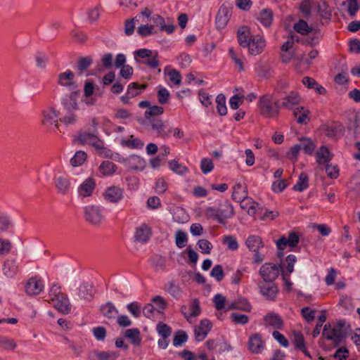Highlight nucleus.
<instances>
[{
  "mask_svg": "<svg viewBox=\"0 0 360 360\" xmlns=\"http://www.w3.org/2000/svg\"><path fill=\"white\" fill-rule=\"evenodd\" d=\"M126 165L132 170L142 171L146 167V161L139 155H132L125 160Z\"/></svg>",
  "mask_w": 360,
  "mask_h": 360,
  "instance_id": "nucleus-23",
  "label": "nucleus"
},
{
  "mask_svg": "<svg viewBox=\"0 0 360 360\" xmlns=\"http://www.w3.org/2000/svg\"><path fill=\"white\" fill-rule=\"evenodd\" d=\"M157 331L159 335L162 338H169L172 333L171 328L163 323H160L157 325Z\"/></svg>",
  "mask_w": 360,
  "mask_h": 360,
  "instance_id": "nucleus-61",
  "label": "nucleus"
},
{
  "mask_svg": "<svg viewBox=\"0 0 360 360\" xmlns=\"http://www.w3.org/2000/svg\"><path fill=\"white\" fill-rule=\"evenodd\" d=\"M325 135L330 139H337L342 134L344 127L338 122H330L321 126Z\"/></svg>",
  "mask_w": 360,
  "mask_h": 360,
  "instance_id": "nucleus-13",
  "label": "nucleus"
},
{
  "mask_svg": "<svg viewBox=\"0 0 360 360\" xmlns=\"http://www.w3.org/2000/svg\"><path fill=\"white\" fill-rule=\"evenodd\" d=\"M316 157L317 162L319 165H323L329 162L333 155L326 146H322L317 151Z\"/></svg>",
  "mask_w": 360,
  "mask_h": 360,
  "instance_id": "nucleus-36",
  "label": "nucleus"
},
{
  "mask_svg": "<svg viewBox=\"0 0 360 360\" xmlns=\"http://www.w3.org/2000/svg\"><path fill=\"white\" fill-rule=\"evenodd\" d=\"M258 108L260 115L264 118H276L281 109L280 101L274 99V94H264L258 100Z\"/></svg>",
  "mask_w": 360,
  "mask_h": 360,
  "instance_id": "nucleus-1",
  "label": "nucleus"
},
{
  "mask_svg": "<svg viewBox=\"0 0 360 360\" xmlns=\"http://www.w3.org/2000/svg\"><path fill=\"white\" fill-rule=\"evenodd\" d=\"M101 312L105 317L112 319L116 317L118 311L112 303L108 302L101 307Z\"/></svg>",
  "mask_w": 360,
  "mask_h": 360,
  "instance_id": "nucleus-41",
  "label": "nucleus"
},
{
  "mask_svg": "<svg viewBox=\"0 0 360 360\" xmlns=\"http://www.w3.org/2000/svg\"><path fill=\"white\" fill-rule=\"evenodd\" d=\"M241 207L247 210L248 214L250 216H255L257 212L261 210V207L257 202L252 200V198H246L241 204Z\"/></svg>",
  "mask_w": 360,
  "mask_h": 360,
  "instance_id": "nucleus-34",
  "label": "nucleus"
},
{
  "mask_svg": "<svg viewBox=\"0 0 360 360\" xmlns=\"http://www.w3.org/2000/svg\"><path fill=\"white\" fill-rule=\"evenodd\" d=\"M233 193L232 198L237 201L240 202L241 203L246 199L248 198L247 195V193L245 190V188L242 186L241 184L238 183L233 186Z\"/></svg>",
  "mask_w": 360,
  "mask_h": 360,
  "instance_id": "nucleus-38",
  "label": "nucleus"
},
{
  "mask_svg": "<svg viewBox=\"0 0 360 360\" xmlns=\"http://www.w3.org/2000/svg\"><path fill=\"white\" fill-rule=\"evenodd\" d=\"M151 236V229L146 224H141L136 230L135 238L141 243H146Z\"/></svg>",
  "mask_w": 360,
  "mask_h": 360,
  "instance_id": "nucleus-27",
  "label": "nucleus"
},
{
  "mask_svg": "<svg viewBox=\"0 0 360 360\" xmlns=\"http://www.w3.org/2000/svg\"><path fill=\"white\" fill-rule=\"evenodd\" d=\"M292 334L295 347L302 351L306 356L310 357V354L306 348L304 338L302 333L300 331H294Z\"/></svg>",
  "mask_w": 360,
  "mask_h": 360,
  "instance_id": "nucleus-33",
  "label": "nucleus"
},
{
  "mask_svg": "<svg viewBox=\"0 0 360 360\" xmlns=\"http://www.w3.org/2000/svg\"><path fill=\"white\" fill-rule=\"evenodd\" d=\"M103 198L108 202L117 203L124 198V189L118 186H110L103 193Z\"/></svg>",
  "mask_w": 360,
  "mask_h": 360,
  "instance_id": "nucleus-12",
  "label": "nucleus"
},
{
  "mask_svg": "<svg viewBox=\"0 0 360 360\" xmlns=\"http://www.w3.org/2000/svg\"><path fill=\"white\" fill-rule=\"evenodd\" d=\"M237 309L250 312L252 309V306L248 300L245 298H239L236 300Z\"/></svg>",
  "mask_w": 360,
  "mask_h": 360,
  "instance_id": "nucleus-63",
  "label": "nucleus"
},
{
  "mask_svg": "<svg viewBox=\"0 0 360 360\" xmlns=\"http://www.w3.org/2000/svg\"><path fill=\"white\" fill-rule=\"evenodd\" d=\"M158 53L148 49H140L134 52V60L137 63L144 64L151 69L158 68L160 65L158 60Z\"/></svg>",
  "mask_w": 360,
  "mask_h": 360,
  "instance_id": "nucleus-3",
  "label": "nucleus"
},
{
  "mask_svg": "<svg viewBox=\"0 0 360 360\" xmlns=\"http://www.w3.org/2000/svg\"><path fill=\"white\" fill-rule=\"evenodd\" d=\"M308 176L305 173H301L299 176V179L297 182L293 186V189L297 191H303L305 190L308 186Z\"/></svg>",
  "mask_w": 360,
  "mask_h": 360,
  "instance_id": "nucleus-49",
  "label": "nucleus"
},
{
  "mask_svg": "<svg viewBox=\"0 0 360 360\" xmlns=\"http://www.w3.org/2000/svg\"><path fill=\"white\" fill-rule=\"evenodd\" d=\"M279 101L281 108L294 110L301 103L302 98L299 92L291 91Z\"/></svg>",
  "mask_w": 360,
  "mask_h": 360,
  "instance_id": "nucleus-9",
  "label": "nucleus"
},
{
  "mask_svg": "<svg viewBox=\"0 0 360 360\" xmlns=\"http://www.w3.org/2000/svg\"><path fill=\"white\" fill-rule=\"evenodd\" d=\"M217 110L219 115L224 116L227 114V108L226 105V97L220 94L216 98Z\"/></svg>",
  "mask_w": 360,
  "mask_h": 360,
  "instance_id": "nucleus-48",
  "label": "nucleus"
},
{
  "mask_svg": "<svg viewBox=\"0 0 360 360\" xmlns=\"http://www.w3.org/2000/svg\"><path fill=\"white\" fill-rule=\"evenodd\" d=\"M117 357V355L116 353L111 351H94L90 355V359L91 360H115Z\"/></svg>",
  "mask_w": 360,
  "mask_h": 360,
  "instance_id": "nucleus-37",
  "label": "nucleus"
},
{
  "mask_svg": "<svg viewBox=\"0 0 360 360\" xmlns=\"http://www.w3.org/2000/svg\"><path fill=\"white\" fill-rule=\"evenodd\" d=\"M322 335L326 339L331 340L335 346H338L344 338L342 325L332 326L330 323H326L323 327Z\"/></svg>",
  "mask_w": 360,
  "mask_h": 360,
  "instance_id": "nucleus-5",
  "label": "nucleus"
},
{
  "mask_svg": "<svg viewBox=\"0 0 360 360\" xmlns=\"http://www.w3.org/2000/svg\"><path fill=\"white\" fill-rule=\"evenodd\" d=\"M257 20L264 27H269L274 20V13L269 8H264L259 13Z\"/></svg>",
  "mask_w": 360,
  "mask_h": 360,
  "instance_id": "nucleus-30",
  "label": "nucleus"
},
{
  "mask_svg": "<svg viewBox=\"0 0 360 360\" xmlns=\"http://www.w3.org/2000/svg\"><path fill=\"white\" fill-rule=\"evenodd\" d=\"M347 5L348 13L352 17H354L360 9V4L358 0H347Z\"/></svg>",
  "mask_w": 360,
  "mask_h": 360,
  "instance_id": "nucleus-62",
  "label": "nucleus"
},
{
  "mask_svg": "<svg viewBox=\"0 0 360 360\" xmlns=\"http://www.w3.org/2000/svg\"><path fill=\"white\" fill-rule=\"evenodd\" d=\"M294 30L301 34H307L311 32V28L308 25L306 21L300 20L294 25Z\"/></svg>",
  "mask_w": 360,
  "mask_h": 360,
  "instance_id": "nucleus-53",
  "label": "nucleus"
},
{
  "mask_svg": "<svg viewBox=\"0 0 360 360\" xmlns=\"http://www.w3.org/2000/svg\"><path fill=\"white\" fill-rule=\"evenodd\" d=\"M96 188V182L93 178H87L78 188L79 196L89 197L92 195Z\"/></svg>",
  "mask_w": 360,
  "mask_h": 360,
  "instance_id": "nucleus-22",
  "label": "nucleus"
},
{
  "mask_svg": "<svg viewBox=\"0 0 360 360\" xmlns=\"http://www.w3.org/2000/svg\"><path fill=\"white\" fill-rule=\"evenodd\" d=\"M55 186L57 192L61 195H68L71 191L70 179L65 176H59L55 179Z\"/></svg>",
  "mask_w": 360,
  "mask_h": 360,
  "instance_id": "nucleus-24",
  "label": "nucleus"
},
{
  "mask_svg": "<svg viewBox=\"0 0 360 360\" xmlns=\"http://www.w3.org/2000/svg\"><path fill=\"white\" fill-rule=\"evenodd\" d=\"M124 336L129 339L131 342L136 346H139L141 344V338L140 337V331L138 328L127 330Z\"/></svg>",
  "mask_w": 360,
  "mask_h": 360,
  "instance_id": "nucleus-43",
  "label": "nucleus"
},
{
  "mask_svg": "<svg viewBox=\"0 0 360 360\" xmlns=\"http://www.w3.org/2000/svg\"><path fill=\"white\" fill-rule=\"evenodd\" d=\"M164 109L161 106L153 105L149 107L148 109L145 112V117L150 119L152 117L158 116L163 113Z\"/></svg>",
  "mask_w": 360,
  "mask_h": 360,
  "instance_id": "nucleus-57",
  "label": "nucleus"
},
{
  "mask_svg": "<svg viewBox=\"0 0 360 360\" xmlns=\"http://www.w3.org/2000/svg\"><path fill=\"white\" fill-rule=\"evenodd\" d=\"M197 245L199 249H200L201 252L205 255L210 254V252L213 248L212 244L206 239H200L197 243Z\"/></svg>",
  "mask_w": 360,
  "mask_h": 360,
  "instance_id": "nucleus-55",
  "label": "nucleus"
},
{
  "mask_svg": "<svg viewBox=\"0 0 360 360\" xmlns=\"http://www.w3.org/2000/svg\"><path fill=\"white\" fill-rule=\"evenodd\" d=\"M200 169L205 174L212 172L214 169V164L212 159L202 158L200 162Z\"/></svg>",
  "mask_w": 360,
  "mask_h": 360,
  "instance_id": "nucleus-60",
  "label": "nucleus"
},
{
  "mask_svg": "<svg viewBox=\"0 0 360 360\" xmlns=\"http://www.w3.org/2000/svg\"><path fill=\"white\" fill-rule=\"evenodd\" d=\"M52 305L60 313L67 314L70 312L71 307L68 298L65 295L52 299Z\"/></svg>",
  "mask_w": 360,
  "mask_h": 360,
  "instance_id": "nucleus-19",
  "label": "nucleus"
},
{
  "mask_svg": "<svg viewBox=\"0 0 360 360\" xmlns=\"http://www.w3.org/2000/svg\"><path fill=\"white\" fill-rule=\"evenodd\" d=\"M210 276L218 282L221 281L224 278L223 267L220 264L215 265L210 271Z\"/></svg>",
  "mask_w": 360,
  "mask_h": 360,
  "instance_id": "nucleus-56",
  "label": "nucleus"
},
{
  "mask_svg": "<svg viewBox=\"0 0 360 360\" xmlns=\"http://www.w3.org/2000/svg\"><path fill=\"white\" fill-rule=\"evenodd\" d=\"M86 154L84 151L79 150L76 152L73 158L70 160V163L74 167L82 165L86 159Z\"/></svg>",
  "mask_w": 360,
  "mask_h": 360,
  "instance_id": "nucleus-51",
  "label": "nucleus"
},
{
  "mask_svg": "<svg viewBox=\"0 0 360 360\" xmlns=\"http://www.w3.org/2000/svg\"><path fill=\"white\" fill-rule=\"evenodd\" d=\"M213 302L217 311L223 309L225 310L227 301L226 300V297L223 296L221 294H217L216 295H214L213 298Z\"/></svg>",
  "mask_w": 360,
  "mask_h": 360,
  "instance_id": "nucleus-54",
  "label": "nucleus"
},
{
  "mask_svg": "<svg viewBox=\"0 0 360 360\" xmlns=\"http://www.w3.org/2000/svg\"><path fill=\"white\" fill-rule=\"evenodd\" d=\"M229 11L226 7H221L217 16L216 24L219 27H224L228 22Z\"/></svg>",
  "mask_w": 360,
  "mask_h": 360,
  "instance_id": "nucleus-45",
  "label": "nucleus"
},
{
  "mask_svg": "<svg viewBox=\"0 0 360 360\" xmlns=\"http://www.w3.org/2000/svg\"><path fill=\"white\" fill-rule=\"evenodd\" d=\"M231 321L236 324L245 325L248 323L249 318L247 315L233 312L231 314Z\"/></svg>",
  "mask_w": 360,
  "mask_h": 360,
  "instance_id": "nucleus-58",
  "label": "nucleus"
},
{
  "mask_svg": "<svg viewBox=\"0 0 360 360\" xmlns=\"http://www.w3.org/2000/svg\"><path fill=\"white\" fill-rule=\"evenodd\" d=\"M169 168L174 173L179 175H184L188 172L186 166L179 163L175 160H172L168 162Z\"/></svg>",
  "mask_w": 360,
  "mask_h": 360,
  "instance_id": "nucleus-44",
  "label": "nucleus"
},
{
  "mask_svg": "<svg viewBox=\"0 0 360 360\" xmlns=\"http://www.w3.org/2000/svg\"><path fill=\"white\" fill-rule=\"evenodd\" d=\"M120 143L122 147L131 149H141L144 145L141 139L135 138L133 135L129 136L128 139H122Z\"/></svg>",
  "mask_w": 360,
  "mask_h": 360,
  "instance_id": "nucleus-31",
  "label": "nucleus"
},
{
  "mask_svg": "<svg viewBox=\"0 0 360 360\" xmlns=\"http://www.w3.org/2000/svg\"><path fill=\"white\" fill-rule=\"evenodd\" d=\"M250 31L248 27L242 26L238 28L237 32V38L240 45L243 47H246L248 42L252 39Z\"/></svg>",
  "mask_w": 360,
  "mask_h": 360,
  "instance_id": "nucleus-28",
  "label": "nucleus"
},
{
  "mask_svg": "<svg viewBox=\"0 0 360 360\" xmlns=\"http://www.w3.org/2000/svg\"><path fill=\"white\" fill-rule=\"evenodd\" d=\"M300 141L301 143L300 145L302 146V149L304 152L307 155H311L316 148L314 143L310 139L307 138L302 139Z\"/></svg>",
  "mask_w": 360,
  "mask_h": 360,
  "instance_id": "nucleus-50",
  "label": "nucleus"
},
{
  "mask_svg": "<svg viewBox=\"0 0 360 360\" xmlns=\"http://www.w3.org/2000/svg\"><path fill=\"white\" fill-rule=\"evenodd\" d=\"M25 291L29 295H39L44 288L42 280L37 276L28 280L25 285Z\"/></svg>",
  "mask_w": 360,
  "mask_h": 360,
  "instance_id": "nucleus-18",
  "label": "nucleus"
},
{
  "mask_svg": "<svg viewBox=\"0 0 360 360\" xmlns=\"http://www.w3.org/2000/svg\"><path fill=\"white\" fill-rule=\"evenodd\" d=\"M186 309V308L185 307H182L181 311L184 314V316L187 319V320H189L191 317H195L198 316L201 312L200 303L197 299H194L192 300L190 307V313L188 314L184 312V309Z\"/></svg>",
  "mask_w": 360,
  "mask_h": 360,
  "instance_id": "nucleus-42",
  "label": "nucleus"
},
{
  "mask_svg": "<svg viewBox=\"0 0 360 360\" xmlns=\"http://www.w3.org/2000/svg\"><path fill=\"white\" fill-rule=\"evenodd\" d=\"M212 323L208 319H203L200 325L195 327V339L198 341L203 340L212 328Z\"/></svg>",
  "mask_w": 360,
  "mask_h": 360,
  "instance_id": "nucleus-21",
  "label": "nucleus"
},
{
  "mask_svg": "<svg viewBox=\"0 0 360 360\" xmlns=\"http://www.w3.org/2000/svg\"><path fill=\"white\" fill-rule=\"evenodd\" d=\"M265 342L259 333L251 335L248 340V349L254 354H259L265 349Z\"/></svg>",
  "mask_w": 360,
  "mask_h": 360,
  "instance_id": "nucleus-16",
  "label": "nucleus"
},
{
  "mask_svg": "<svg viewBox=\"0 0 360 360\" xmlns=\"http://www.w3.org/2000/svg\"><path fill=\"white\" fill-rule=\"evenodd\" d=\"M146 84H139L137 82H132L129 84L127 93L131 96L134 98L135 96H139L142 90H144L146 88Z\"/></svg>",
  "mask_w": 360,
  "mask_h": 360,
  "instance_id": "nucleus-47",
  "label": "nucleus"
},
{
  "mask_svg": "<svg viewBox=\"0 0 360 360\" xmlns=\"http://www.w3.org/2000/svg\"><path fill=\"white\" fill-rule=\"evenodd\" d=\"M165 290L176 299H179L181 296L182 291L181 288L174 281L167 283L165 286Z\"/></svg>",
  "mask_w": 360,
  "mask_h": 360,
  "instance_id": "nucleus-46",
  "label": "nucleus"
},
{
  "mask_svg": "<svg viewBox=\"0 0 360 360\" xmlns=\"http://www.w3.org/2000/svg\"><path fill=\"white\" fill-rule=\"evenodd\" d=\"M259 292L266 300L274 301L278 293V288L274 281H262L258 283Z\"/></svg>",
  "mask_w": 360,
  "mask_h": 360,
  "instance_id": "nucleus-10",
  "label": "nucleus"
},
{
  "mask_svg": "<svg viewBox=\"0 0 360 360\" xmlns=\"http://www.w3.org/2000/svg\"><path fill=\"white\" fill-rule=\"evenodd\" d=\"M169 92L166 88L162 86L159 87V90L158 91V98L160 103H166L169 98Z\"/></svg>",
  "mask_w": 360,
  "mask_h": 360,
  "instance_id": "nucleus-64",
  "label": "nucleus"
},
{
  "mask_svg": "<svg viewBox=\"0 0 360 360\" xmlns=\"http://www.w3.org/2000/svg\"><path fill=\"white\" fill-rule=\"evenodd\" d=\"M94 294L95 289L91 283H83L78 288V295L85 300H91Z\"/></svg>",
  "mask_w": 360,
  "mask_h": 360,
  "instance_id": "nucleus-26",
  "label": "nucleus"
},
{
  "mask_svg": "<svg viewBox=\"0 0 360 360\" xmlns=\"http://www.w3.org/2000/svg\"><path fill=\"white\" fill-rule=\"evenodd\" d=\"M309 109L304 106H297L293 110L297 122L301 124H307L309 122Z\"/></svg>",
  "mask_w": 360,
  "mask_h": 360,
  "instance_id": "nucleus-25",
  "label": "nucleus"
},
{
  "mask_svg": "<svg viewBox=\"0 0 360 360\" xmlns=\"http://www.w3.org/2000/svg\"><path fill=\"white\" fill-rule=\"evenodd\" d=\"M282 271L281 264L265 263L260 267L259 275L264 281H274Z\"/></svg>",
  "mask_w": 360,
  "mask_h": 360,
  "instance_id": "nucleus-7",
  "label": "nucleus"
},
{
  "mask_svg": "<svg viewBox=\"0 0 360 360\" xmlns=\"http://www.w3.org/2000/svg\"><path fill=\"white\" fill-rule=\"evenodd\" d=\"M302 84L309 89H314L319 94H324L326 89L319 84L315 79L309 77H304L302 80Z\"/></svg>",
  "mask_w": 360,
  "mask_h": 360,
  "instance_id": "nucleus-39",
  "label": "nucleus"
},
{
  "mask_svg": "<svg viewBox=\"0 0 360 360\" xmlns=\"http://www.w3.org/2000/svg\"><path fill=\"white\" fill-rule=\"evenodd\" d=\"M299 243V236L295 232H290L288 237L282 236L277 241L276 246L280 250H283L287 246L295 248Z\"/></svg>",
  "mask_w": 360,
  "mask_h": 360,
  "instance_id": "nucleus-17",
  "label": "nucleus"
},
{
  "mask_svg": "<svg viewBox=\"0 0 360 360\" xmlns=\"http://www.w3.org/2000/svg\"><path fill=\"white\" fill-rule=\"evenodd\" d=\"M248 44L246 47L248 48L249 53L254 56L260 54L266 46L264 37L259 34L252 37V39Z\"/></svg>",
  "mask_w": 360,
  "mask_h": 360,
  "instance_id": "nucleus-14",
  "label": "nucleus"
},
{
  "mask_svg": "<svg viewBox=\"0 0 360 360\" xmlns=\"http://www.w3.org/2000/svg\"><path fill=\"white\" fill-rule=\"evenodd\" d=\"M92 63L91 57L81 58L77 63V69L80 73L86 70Z\"/></svg>",
  "mask_w": 360,
  "mask_h": 360,
  "instance_id": "nucleus-59",
  "label": "nucleus"
},
{
  "mask_svg": "<svg viewBox=\"0 0 360 360\" xmlns=\"http://www.w3.org/2000/svg\"><path fill=\"white\" fill-rule=\"evenodd\" d=\"M222 243L226 245L230 250H236L238 248V241L233 236H223Z\"/></svg>",
  "mask_w": 360,
  "mask_h": 360,
  "instance_id": "nucleus-52",
  "label": "nucleus"
},
{
  "mask_svg": "<svg viewBox=\"0 0 360 360\" xmlns=\"http://www.w3.org/2000/svg\"><path fill=\"white\" fill-rule=\"evenodd\" d=\"M79 140L86 144L94 146L101 154L105 153V157L109 156L111 151L104 147L103 142L94 134L84 132L79 135Z\"/></svg>",
  "mask_w": 360,
  "mask_h": 360,
  "instance_id": "nucleus-6",
  "label": "nucleus"
},
{
  "mask_svg": "<svg viewBox=\"0 0 360 360\" xmlns=\"http://www.w3.org/2000/svg\"><path fill=\"white\" fill-rule=\"evenodd\" d=\"M150 123L152 129L156 132L158 137L164 139L169 138L172 127L159 118L151 119Z\"/></svg>",
  "mask_w": 360,
  "mask_h": 360,
  "instance_id": "nucleus-11",
  "label": "nucleus"
},
{
  "mask_svg": "<svg viewBox=\"0 0 360 360\" xmlns=\"http://www.w3.org/2000/svg\"><path fill=\"white\" fill-rule=\"evenodd\" d=\"M204 214L207 219H212L219 224H224L227 219L234 215V209L233 205L226 200L220 203L218 207H207L205 209Z\"/></svg>",
  "mask_w": 360,
  "mask_h": 360,
  "instance_id": "nucleus-2",
  "label": "nucleus"
},
{
  "mask_svg": "<svg viewBox=\"0 0 360 360\" xmlns=\"http://www.w3.org/2000/svg\"><path fill=\"white\" fill-rule=\"evenodd\" d=\"M84 218L92 225H99L104 219L102 209L97 205H89L84 208Z\"/></svg>",
  "mask_w": 360,
  "mask_h": 360,
  "instance_id": "nucleus-8",
  "label": "nucleus"
},
{
  "mask_svg": "<svg viewBox=\"0 0 360 360\" xmlns=\"http://www.w3.org/2000/svg\"><path fill=\"white\" fill-rule=\"evenodd\" d=\"M263 324L265 327H271L276 330H281L283 327V320L277 313L271 311L263 317Z\"/></svg>",
  "mask_w": 360,
  "mask_h": 360,
  "instance_id": "nucleus-15",
  "label": "nucleus"
},
{
  "mask_svg": "<svg viewBox=\"0 0 360 360\" xmlns=\"http://www.w3.org/2000/svg\"><path fill=\"white\" fill-rule=\"evenodd\" d=\"M60 112L54 107L45 108L41 112V123L42 126L49 131H55L58 129Z\"/></svg>",
  "mask_w": 360,
  "mask_h": 360,
  "instance_id": "nucleus-4",
  "label": "nucleus"
},
{
  "mask_svg": "<svg viewBox=\"0 0 360 360\" xmlns=\"http://www.w3.org/2000/svg\"><path fill=\"white\" fill-rule=\"evenodd\" d=\"M74 73L70 70H67L58 75V84L68 87L71 90H75L77 88V84L74 81Z\"/></svg>",
  "mask_w": 360,
  "mask_h": 360,
  "instance_id": "nucleus-20",
  "label": "nucleus"
},
{
  "mask_svg": "<svg viewBox=\"0 0 360 360\" xmlns=\"http://www.w3.org/2000/svg\"><path fill=\"white\" fill-rule=\"evenodd\" d=\"M18 271V265L15 259H7L3 266L4 274L8 277H13Z\"/></svg>",
  "mask_w": 360,
  "mask_h": 360,
  "instance_id": "nucleus-32",
  "label": "nucleus"
},
{
  "mask_svg": "<svg viewBox=\"0 0 360 360\" xmlns=\"http://www.w3.org/2000/svg\"><path fill=\"white\" fill-rule=\"evenodd\" d=\"M229 54L231 57L232 61L234 63L236 69L239 72H242L245 70L244 68V63L245 58L242 55L241 53L236 51L233 48H230L229 49Z\"/></svg>",
  "mask_w": 360,
  "mask_h": 360,
  "instance_id": "nucleus-29",
  "label": "nucleus"
},
{
  "mask_svg": "<svg viewBox=\"0 0 360 360\" xmlns=\"http://www.w3.org/2000/svg\"><path fill=\"white\" fill-rule=\"evenodd\" d=\"M246 245L250 251H259L261 248L264 247L262 238L255 235L250 236L246 240Z\"/></svg>",
  "mask_w": 360,
  "mask_h": 360,
  "instance_id": "nucleus-35",
  "label": "nucleus"
},
{
  "mask_svg": "<svg viewBox=\"0 0 360 360\" xmlns=\"http://www.w3.org/2000/svg\"><path fill=\"white\" fill-rule=\"evenodd\" d=\"M117 169V166L109 160L103 161L99 166V172L104 176L113 174Z\"/></svg>",
  "mask_w": 360,
  "mask_h": 360,
  "instance_id": "nucleus-40",
  "label": "nucleus"
}]
</instances>
